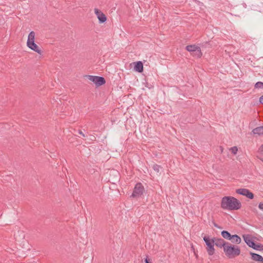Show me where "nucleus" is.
I'll use <instances>...</instances> for the list:
<instances>
[{
    "label": "nucleus",
    "mask_w": 263,
    "mask_h": 263,
    "mask_svg": "<svg viewBox=\"0 0 263 263\" xmlns=\"http://www.w3.org/2000/svg\"><path fill=\"white\" fill-rule=\"evenodd\" d=\"M241 202L232 196H224L221 199V208L229 211L237 210L241 208Z\"/></svg>",
    "instance_id": "1"
},
{
    "label": "nucleus",
    "mask_w": 263,
    "mask_h": 263,
    "mask_svg": "<svg viewBox=\"0 0 263 263\" xmlns=\"http://www.w3.org/2000/svg\"><path fill=\"white\" fill-rule=\"evenodd\" d=\"M224 247V252L229 258H233L240 254V247L237 245H234L230 242Z\"/></svg>",
    "instance_id": "2"
},
{
    "label": "nucleus",
    "mask_w": 263,
    "mask_h": 263,
    "mask_svg": "<svg viewBox=\"0 0 263 263\" xmlns=\"http://www.w3.org/2000/svg\"><path fill=\"white\" fill-rule=\"evenodd\" d=\"M203 240L206 246V250L209 255L212 256L215 253L214 245L215 241L213 238H210L209 236H204L203 237Z\"/></svg>",
    "instance_id": "3"
},
{
    "label": "nucleus",
    "mask_w": 263,
    "mask_h": 263,
    "mask_svg": "<svg viewBox=\"0 0 263 263\" xmlns=\"http://www.w3.org/2000/svg\"><path fill=\"white\" fill-rule=\"evenodd\" d=\"M144 192V188L141 183H137L134 189L132 194L130 197L137 198L143 195Z\"/></svg>",
    "instance_id": "4"
},
{
    "label": "nucleus",
    "mask_w": 263,
    "mask_h": 263,
    "mask_svg": "<svg viewBox=\"0 0 263 263\" xmlns=\"http://www.w3.org/2000/svg\"><path fill=\"white\" fill-rule=\"evenodd\" d=\"M88 79L92 81L97 86H100L105 84L106 81L104 78L99 76H87Z\"/></svg>",
    "instance_id": "5"
},
{
    "label": "nucleus",
    "mask_w": 263,
    "mask_h": 263,
    "mask_svg": "<svg viewBox=\"0 0 263 263\" xmlns=\"http://www.w3.org/2000/svg\"><path fill=\"white\" fill-rule=\"evenodd\" d=\"M236 193L238 194L245 196L250 199H252L254 198L253 193L247 189L241 188L237 189L236 190Z\"/></svg>",
    "instance_id": "6"
},
{
    "label": "nucleus",
    "mask_w": 263,
    "mask_h": 263,
    "mask_svg": "<svg viewBox=\"0 0 263 263\" xmlns=\"http://www.w3.org/2000/svg\"><path fill=\"white\" fill-rule=\"evenodd\" d=\"M95 13L97 15L100 23H103L107 20L105 15L100 10L97 8L95 9Z\"/></svg>",
    "instance_id": "7"
},
{
    "label": "nucleus",
    "mask_w": 263,
    "mask_h": 263,
    "mask_svg": "<svg viewBox=\"0 0 263 263\" xmlns=\"http://www.w3.org/2000/svg\"><path fill=\"white\" fill-rule=\"evenodd\" d=\"M213 239L215 240V245L218 248H223V251L224 250L225 246H227L228 244V242H226L222 238H218L217 237H213Z\"/></svg>",
    "instance_id": "8"
},
{
    "label": "nucleus",
    "mask_w": 263,
    "mask_h": 263,
    "mask_svg": "<svg viewBox=\"0 0 263 263\" xmlns=\"http://www.w3.org/2000/svg\"><path fill=\"white\" fill-rule=\"evenodd\" d=\"M134 70L139 73H141L143 71V64L141 61H137L134 62Z\"/></svg>",
    "instance_id": "9"
},
{
    "label": "nucleus",
    "mask_w": 263,
    "mask_h": 263,
    "mask_svg": "<svg viewBox=\"0 0 263 263\" xmlns=\"http://www.w3.org/2000/svg\"><path fill=\"white\" fill-rule=\"evenodd\" d=\"M250 254L252 260L259 263H263V257L262 256L252 252H250Z\"/></svg>",
    "instance_id": "10"
},
{
    "label": "nucleus",
    "mask_w": 263,
    "mask_h": 263,
    "mask_svg": "<svg viewBox=\"0 0 263 263\" xmlns=\"http://www.w3.org/2000/svg\"><path fill=\"white\" fill-rule=\"evenodd\" d=\"M27 46L31 50L34 51L39 54H41V50L39 48L38 46L34 43V42H31L27 44Z\"/></svg>",
    "instance_id": "11"
},
{
    "label": "nucleus",
    "mask_w": 263,
    "mask_h": 263,
    "mask_svg": "<svg viewBox=\"0 0 263 263\" xmlns=\"http://www.w3.org/2000/svg\"><path fill=\"white\" fill-rule=\"evenodd\" d=\"M243 238L246 244L250 248L253 246L255 241L250 237V235H243Z\"/></svg>",
    "instance_id": "12"
},
{
    "label": "nucleus",
    "mask_w": 263,
    "mask_h": 263,
    "mask_svg": "<svg viewBox=\"0 0 263 263\" xmlns=\"http://www.w3.org/2000/svg\"><path fill=\"white\" fill-rule=\"evenodd\" d=\"M231 237L230 240H231L232 243L239 244L241 242V238L238 235H231Z\"/></svg>",
    "instance_id": "13"
},
{
    "label": "nucleus",
    "mask_w": 263,
    "mask_h": 263,
    "mask_svg": "<svg viewBox=\"0 0 263 263\" xmlns=\"http://www.w3.org/2000/svg\"><path fill=\"white\" fill-rule=\"evenodd\" d=\"M221 235L223 238L229 240H230V239L231 238V234L228 231L226 230L221 231Z\"/></svg>",
    "instance_id": "14"
},
{
    "label": "nucleus",
    "mask_w": 263,
    "mask_h": 263,
    "mask_svg": "<svg viewBox=\"0 0 263 263\" xmlns=\"http://www.w3.org/2000/svg\"><path fill=\"white\" fill-rule=\"evenodd\" d=\"M35 38V32L33 31H31L28 36V40L27 41V44L31 42H34Z\"/></svg>",
    "instance_id": "15"
},
{
    "label": "nucleus",
    "mask_w": 263,
    "mask_h": 263,
    "mask_svg": "<svg viewBox=\"0 0 263 263\" xmlns=\"http://www.w3.org/2000/svg\"><path fill=\"white\" fill-rule=\"evenodd\" d=\"M252 132L254 134H257L258 135H263V126L256 127Z\"/></svg>",
    "instance_id": "16"
},
{
    "label": "nucleus",
    "mask_w": 263,
    "mask_h": 263,
    "mask_svg": "<svg viewBox=\"0 0 263 263\" xmlns=\"http://www.w3.org/2000/svg\"><path fill=\"white\" fill-rule=\"evenodd\" d=\"M252 248L257 251H263V245L255 242Z\"/></svg>",
    "instance_id": "17"
},
{
    "label": "nucleus",
    "mask_w": 263,
    "mask_h": 263,
    "mask_svg": "<svg viewBox=\"0 0 263 263\" xmlns=\"http://www.w3.org/2000/svg\"><path fill=\"white\" fill-rule=\"evenodd\" d=\"M197 47L195 45H187L186 46L185 49L190 52H193L196 50V49H198Z\"/></svg>",
    "instance_id": "18"
},
{
    "label": "nucleus",
    "mask_w": 263,
    "mask_h": 263,
    "mask_svg": "<svg viewBox=\"0 0 263 263\" xmlns=\"http://www.w3.org/2000/svg\"><path fill=\"white\" fill-rule=\"evenodd\" d=\"M197 48L198 49H196V50L192 54L193 55L196 56L197 58H200L202 56V53L201 52L200 47L198 46Z\"/></svg>",
    "instance_id": "19"
},
{
    "label": "nucleus",
    "mask_w": 263,
    "mask_h": 263,
    "mask_svg": "<svg viewBox=\"0 0 263 263\" xmlns=\"http://www.w3.org/2000/svg\"><path fill=\"white\" fill-rule=\"evenodd\" d=\"M259 150L260 152L257 156V158L263 161V144L260 146Z\"/></svg>",
    "instance_id": "20"
},
{
    "label": "nucleus",
    "mask_w": 263,
    "mask_h": 263,
    "mask_svg": "<svg viewBox=\"0 0 263 263\" xmlns=\"http://www.w3.org/2000/svg\"><path fill=\"white\" fill-rule=\"evenodd\" d=\"M254 88L256 89H263V82H257L254 85Z\"/></svg>",
    "instance_id": "21"
},
{
    "label": "nucleus",
    "mask_w": 263,
    "mask_h": 263,
    "mask_svg": "<svg viewBox=\"0 0 263 263\" xmlns=\"http://www.w3.org/2000/svg\"><path fill=\"white\" fill-rule=\"evenodd\" d=\"M161 166L158 165L157 164H154L153 168L155 171L158 173L159 172V169L161 168Z\"/></svg>",
    "instance_id": "22"
},
{
    "label": "nucleus",
    "mask_w": 263,
    "mask_h": 263,
    "mask_svg": "<svg viewBox=\"0 0 263 263\" xmlns=\"http://www.w3.org/2000/svg\"><path fill=\"white\" fill-rule=\"evenodd\" d=\"M230 151L233 154L236 155L238 151V148L237 146H233L230 148Z\"/></svg>",
    "instance_id": "23"
},
{
    "label": "nucleus",
    "mask_w": 263,
    "mask_h": 263,
    "mask_svg": "<svg viewBox=\"0 0 263 263\" xmlns=\"http://www.w3.org/2000/svg\"><path fill=\"white\" fill-rule=\"evenodd\" d=\"M213 224H214L215 227H216V228H217L218 229H222V228L220 226H218L216 223H215L214 221H213Z\"/></svg>",
    "instance_id": "24"
},
{
    "label": "nucleus",
    "mask_w": 263,
    "mask_h": 263,
    "mask_svg": "<svg viewBox=\"0 0 263 263\" xmlns=\"http://www.w3.org/2000/svg\"><path fill=\"white\" fill-rule=\"evenodd\" d=\"M145 263H152L150 259L148 258V257H146V258L145 259Z\"/></svg>",
    "instance_id": "25"
},
{
    "label": "nucleus",
    "mask_w": 263,
    "mask_h": 263,
    "mask_svg": "<svg viewBox=\"0 0 263 263\" xmlns=\"http://www.w3.org/2000/svg\"><path fill=\"white\" fill-rule=\"evenodd\" d=\"M258 208L259 209L263 210V203L260 202L258 205Z\"/></svg>",
    "instance_id": "26"
},
{
    "label": "nucleus",
    "mask_w": 263,
    "mask_h": 263,
    "mask_svg": "<svg viewBox=\"0 0 263 263\" xmlns=\"http://www.w3.org/2000/svg\"><path fill=\"white\" fill-rule=\"evenodd\" d=\"M78 133L79 134L81 135L83 137H85V134L82 132L81 130H79Z\"/></svg>",
    "instance_id": "27"
},
{
    "label": "nucleus",
    "mask_w": 263,
    "mask_h": 263,
    "mask_svg": "<svg viewBox=\"0 0 263 263\" xmlns=\"http://www.w3.org/2000/svg\"><path fill=\"white\" fill-rule=\"evenodd\" d=\"M259 102L263 105V95L259 98Z\"/></svg>",
    "instance_id": "28"
},
{
    "label": "nucleus",
    "mask_w": 263,
    "mask_h": 263,
    "mask_svg": "<svg viewBox=\"0 0 263 263\" xmlns=\"http://www.w3.org/2000/svg\"><path fill=\"white\" fill-rule=\"evenodd\" d=\"M206 45H209V42H205L204 43V45L206 46Z\"/></svg>",
    "instance_id": "29"
},
{
    "label": "nucleus",
    "mask_w": 263,
    "mask_h": 263,
    "mask_svg": "<svg viewBox=\"0 0 263 263\" xmlns=\"http://www.w3.org/2000/svg\"><path fill=\"white\" fill-rule=\"evenodd\" d=\"M194 253H195V255L196 256V257H197V256H198L197 254L195 252H194Z\"/></svg>",
    "instance_id": "30"
}]
</instances>
